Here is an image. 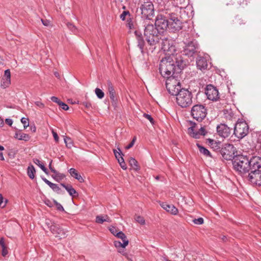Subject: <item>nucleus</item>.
<instances>
[{"label": "nucleus", "instance_id": "nucleus-1", "mask_svg": "<svg viewBox=\"0 0 261 261\" xmlns=\"http://www.w3.org/2000/svg\"><path fill=\"white\" fill-rule=\"evenodd\" d=\"M187 65V62L181 54H176V56H166L161 61L160 72L163 77L173 76L179 73Z\"/></svg>", "mask_w": 261, "mask_h": 261}, {"label": "nucleus", "instance_id": "nucleus-2", "mask_svg": "<svg viewBox=\"0 0 261 261\" xmlns=\"http://www.w3.org/2000/svg\"><path fill=\"white\" fill-rule=\"evenodd\" d=\"M232 164L234 170L241 176H244L251 169L261 168V158L249 156L242 154H238L232 160Z\"/></svg>", "mask_w": 261, "mask_h": 261}, {"label": "nucleus", "instance_id": "nucleus-3", "mask_svg": "<svg viewBox=\"0 0 261 261\" xmlns=\"http://www.w3.org/2000/svg\"><path fill=\"white\" fill-rule=\"evenodd\" d=\"M144 36L147 44L151 47L152 51L156 47V44L159 43L161 37V31L158 30L154 25L150 23H144Z\"/></svg>", "mask_w": 261, "mask_h": 261}, {"label": "nucleus", "instance_id": "nucleus-4", "mask_svg": "<svg viewBox=\"0 0 261 261\" xmlns=\"http://www.w3.org/2000/svg\"><path fill=\"white\" fill-rule=\"evenodd\" d=\"M175 96L177 105L181 108L188 107L192 103L193 95L188 89H181Z\"/></svg>", "mask_w": 261, "mask_h": 261}, {"label": "nucleus", "instance_id": "nucleus-5", "mask_svg": "<svg viewBox=\"0 0 261 261\" xmlns=\"http://www.w3.org/2000/svg\"><path fill=\"white\" fill-rule=\"evenodd\" d=\"M161 48L166 56H176L177 50L174 45V41L167 37L161 38ZM178 54H179L178 53Z\"/></svg>", "mask_w": 261, "mask_h": 261}, {"label": "nucleus", "instance_id": "nucleus-6", "mask_svg": "<svg viewBox=\"0 0 261 261\" xmlns=\"http://www.w3.org/2000/svg\"><path fill=\"white\" fill-rule=\"evenodd\" d=\"M249 125L246 121L240 120L236 123L233 134L239 139H242L249 133Z\"/></svg>", "mask_w": 261, "mask_h": 261}, {"label": "nucleus", "instance_id": "nucleus-7", "mask_svg": "<svg viewBox=\"0 0 261 261\" xmlns=\"http://www.w3.org/2000/svg\"><path fill=\"white\" fill-rule=\"evenodd\" d=\"M141 18L150 20L154 15V9L152 2L150 1L144 2L140 6Z\"/></svg>", "mask_w": 261, "mask_h": 261}, {"label": "nucleus", "instance_id": "nucleus-8", "mask_svg": "<svg viewBox=\"0 0 261 261\" xmlns=\"http://www.w3.org/2000/svg\"><path fill=\"white\" fill-rule=\"evenodd\" d=\"M191 114L194 119L201 122L207 115V110L202 105H196L192 108Z\"/></svg>", "mask_w": 261, "mask_h": 261}, {"label": "nucleus", "instance_id": "nucleus-9", "mask_svg": "<svg viewBox=\"0 0 261 261\" xmlns=\"http://www.w3.org/2000/svg\"><path fill=\"white\" fill-rule=\"evenodd\" d=\"M237 153L236 148L231 144H225L221 148V153L224 159L226 160H233V158L237 155Z\"/></svg>", "mask_w": 261, "mask_h": 261}, {"label": "nucleus", "instance_id": "nucleus-10", "mask_svg": "<svg viewBox=\"0 0 261 261\" xmlns=\"http://www.w3.org/2000/svg\"><path fill=\"white\" fill-rule=\"evenodd\" d=\"M261 168L251 169L247 178L250 183L257 186H261Z\"/></svg>", "mask_w": 261, "mask_h": 261}, {"label": "nucleus", "instance_id": "nucleus-11", "mask_svg": "<svg viewBox=\"0 0 261 261\" xmlns=\"http://www.w3.org/2000/svg\"><path fill=\"white\" fill-rule=\"evenodd\" d=\"M185 46L182 50V55L188 57H192L196 52L198 44L195 40H186Z\"/></svg>", "mask_w": 261, "mask_h": 261}, {"label": "nucleus", "instance_id": "nucleus-12", "mask_svg": "<svg viewBox=\"0 0 261 261\" xmlns=\"http://www.w3.org/2000/svg\"><path fill=\"white\" fill-rule=\"evenodd\" d=\"M49 230L55 237L62 239L67 236V231L62 228L59 225L55 223L49 226Z\"/></svg>", "mask_w": 261, "mask_h": 261}, {"label": "nucleus", "instance_id": "nucleus-13", "mask_svg": "<svg viewBox=\"0 0 261 261\" xmlns=\"http://www.w3.org/2000/svg\"><path fill=\"white\" fill-rule=\"evenodd\" d=\"M154 25L161 31V34H162L165 30L167 28L169 29V20L165 16L162 15H158Z\"/></svg>", "mask_w": 261, "mask_h": 261}, {"label": "nucleus", "instance_id": "nucleus-14", "mask_svg": "<svg viewBox=\"0 0 261 261\" xmlns=\"http://www.w3.org/2000/svg\"><path fill=\"white\" fill-rule=\"evenodd\" d=\"M205 94L207 98L213 101H216L219 98L218 89L212 85H208L205 88Z\"/></svg>", "mask_w": 261, "mask_h": 261}, {"label": "nucleus", "instance_id": "nucleus-15", "mask_svg": "<svg viewBox=\"0 0 261 261\" xmlns=\"http://www.w3.org/2000/svg\"><path fill=\"white\" fill-rule=\"evenodd\" d=\"M231 129L224 123H221L217 126L218 134L221 137L226 138L230 135Z\"/></svg>", "mask_w": 261, "mask_h": 261}, {"label": "nucleus", "instance_id": "nucleus-16", "mask_svg": "<svg viewBox=\"0 0 261 261\" xmlns=\"http://www.w3.org/2000/svg\"><path fill=\"white\" fill-rule=\"evenodd\" d=\"M161 206L168 213L176 215L178 213V209L173 204H168L166 202H160Z\"/></svg>", "mask_w": 261, "mask_h": 261}, {"label": "nucleus", "instance_id": "nucleus-17", "mask_svg": "<svg viewBox=\"0 0 261 261\" xmlns=\"http://www.w3.org/2000/svg\"><path fill=\"white\" fill-rule=\"evenodd\" d=\"M134 34L137 41V46L141 50V52L143 54L144 53L145 42L142 34L141 32L137 30L134 32Z\"/></svg>", "mask_w": 261, "mask_h": 261}, {"label": "nucleus", "instance_id": "nucleus-18", "mask_svg": "<svg viewBox=\"0 0 261 261\" xmlns=\"http://www.w3.org/2000/svg\"><path fill=\"white\" fill-rule=\"evenodd\" d=\"M107 85L108 91L109 94L110 98L113 105H116L117 102V98L116 97V92L113 84L110 81H108L107 82Z\"/></svg>", "mask_w": 261, "mask_h": 261}, {"label": "nucleus", "instance_id": "nucleus-19", "mask_svg": "<svg viewBox=\"0 0 261 261\" xmlns=\"http://www.w3.org/2000/svg\"><path fill=\"white\" fill-rule=\"evenodd\" d=\"M164 78H166V88H172L173 85L180 87V83L179 81L175 78V75L173 76H169V77H164Z\"/></svg>", "mask_w": 261, "mask_h": 261}, {"label": "nucleus", "instance_id": "nucleus-20", "mask_svg": "<svg viewBox=\"0 0 261 261\" xmlns=\"http://www.w3.org/2000/svg\"><path fill=\"white\" fill-rule=\"evenodd\" d=\"M196 65L198 69L201 70L206 69L207 67V60L202 56H198L196 60Z\"/></svg>", "mask_w": 261, "mask_h": 261}, {"label": "nucleus", "instance_id": "nucleus-21", "mask_svg": "<svg viewBox=\"0 0 261 261\" xmlns=\"http://www.w3.org/2000/svg\"><path fill=\"white\" fill-rule=\"evenodd\" d=\"M182 23L179 19L169 21V29L173 32L179 31L182 28Z\"/></svg>", "mask_w": 261, "mask_h": 261}, {"label": "nucleus", "instance_id": "nucleus-22", "mask_svg": "<svg viewBox=\"0 0 261 261\" xmlns=\"http://www.w3.org/2000/svg\"><path fill=\"white\" fill-rule=\"evenodd\" d=\"M15 137L19 140L28 141L30 139V136L27 134L21 133L20 131L15 133Z\"/></svg>", "mask_w": 261, "mask_h": 261}, {"label": "nucleus", "instance_id": "nucleus-23", "mask_svg": "<svg viewBox=\"0 0 261 261\" xmlns=\"http://www.w3.org/2000/svg\"><path fill=\"white\" fill-rule=\"evenodd\" d=\"M61 186L64 188L68 192L69 194L71 196H74L75 194H77V192L70 185H65V184L61 183Z\"/></svg>", "mask_w": 261, "mask_h": 261}, {"label": "nucleus", "instance_id": "nucleus-24", "mask_svg": "<svg viewBox=\"0 0 261 261\" xmlns=\"http://www.w3.org/2000/svg\"><path fill=\"white\" fill-rule=\"evenodd\" d=\"M68 171L71 176L78 180L80 182L84 181L83 178L78 173L74 168H70Z\"/></svg>", "mask_w": 261, "mask_h": 261}, {"label": "nucleus", "instance_id": "nucleus-25", "mask_svg": "<svg viewBox=\"0 0 261 261\" xmlns=\"http://www.w3.org/2000/svg\"><path fill=\"white\" fill-rule=\"evenodd\" d=\"M128 162L129 165L134 170L136 171L140 170V167L138 165V163L135 159L133 158H130Z\"/></svg>", "mask_w": 261, "mask_h": 261}, {"label": "nucleus", "instance_id": "nucleus-26", "mask_svg": "<svg viewBox=\"0 0 261 261\" xmlns=\"http://www.w3.org/2000/svg\"><path fill=\"white\" fill-rule=\"evenodd\" d=\"M224 117L228 120H232L235 119L233 112L231 109H226L223 111Z\"/></svg>", "mask_w": 261, "mask_h": 261}, {"label": "nucleus", "instance_id": "nucleus-27", "mask_svg": "<svg viewBox=\"0 0 261 261\" xmlns=\"http://www.w3.org/2000/svg\"><path fill=\"white\" fill-rule=\"evenodd\" d=\"M95 221L97 223L102 224L104 222H110L111 219L107 215L105 216V218L101 215H98L96 217Z\"/></svg>", "mask_w": 261, "mask_h": 261}, {"label": "nucleus", "instance_id": "nucleus-28", "mask_svg": "<svg viewBox=\"0 0 261 261\" xmlns=\"http://www.w3.org/2000/svg\"><path fill=\"white\" fill-rule=\"evenodd\" d=\"M168 92L172 95H176L181 90L180 87H177L175 86H173L172 88H166Z\"/></svg>", "mask_w": 261, "mask_h": 261}, {"label": "nucleus", "instance_id": "nucleus-29", "mask_svg": "<svg viewBox=\"0 0 261 261\" xmlns=\"http://www.w3.org/2000/svg\"><path fill=\"white\" fill-rule=\"evenodd\" d=\"M195 126H192L188 128V134L193 138L198 139L199 134H197V131L195 130Z\"/></svg>", "mask_w": 261, "mask_h": 261}, {"label": "nucleus", "instance_id": "nucleus-30", "mask_svg": "<svg viewBox=\"0 0 261 261\" xmlns=\"http://www.w3.org/2000/svg\"><path fill=\"white\" fill-rule=\"evenodd\" d=\"M36 172L34 167L31 165L28 167V175L31 179H34L35 177V173Z\"/></svg>", "mask_w": 261, "mask_h": 261}, {"label": "nucleus", "instance_id": "nucleus-31", "mask_svg": "<svg viewBox=\"0 0 261 261\" xmlns=\"http://www.w3.org/2000/svg\"><path fill=\"white\" fill-rule=\"evenodd\" d=\"M197 146L199 148V151L201 154H203L206 156H212L211 154L208 149L199 144H198Z\"/></svg>", "mask_w": 261, "mask_h": 261}, {"label": "nucleus", "instance_id": "nucleus-32", "mask_svg": "<svg viewBox=\"0 0 261 261\" xmlns=\"http://www.w3.org/2000/svg\"><path fill=\"white\" fill-rule=\"evenodd\" d=\"M126 25L130 31L135 30L136 29L135 22L133 21V17L127 18Z\"/></svg>", "mask_w": 261, "mask_h": 261}, {"label": "nucleus", "instance_id": "nucleus-33", "mask_svg": "<svg viewBox=\"0 0 261 261\" xmlns=\"http://www.w3.org/2000/svg\"><path fill=\"white\" fill-rule=\"evenodd\" d=\"M117 149L118 151H117L116 149H113V152L116 158L119 162L120 161V159H124L123 158V154L122 153L120 148L118 147Z\"/></svg>", "mask_w": 261, "mask_h": 261}, {"label": "nucleus", "instance_id": "nucleus-34", "mask_svg": "<svg viewBox=\"0 0 261 261\" xmlns=\"http://www.w3.org/2000/svg\"><path fill=\"white\" fill-rule=\"evenodd\" d=\"M128 240L124 241V242H122V243L119 241H115L114 242V245L116 248L122 247L124 248L128 244Z\"/></svg>", "mask_w": 261, "mask_h": 261}, {"label": "nucleus", "instance_id": "nucleus-35", "mask_svg": "<svg viewBox=\"0 0 261 261\" xmlns=\"http://www.w3.org/2000/svg\"><path fill=\"white\" fill-rule=\"evenodd\" d=\"M64 141L67 148H71L73 146V141L70 137L65 136L64 138Z\"/></svg>", "mask_w": 261, "mask_h": 261}, {"label": "nucleus", "instance_id": "nucleus-36", "mask_svg": "<svg viewBox=\"0 0 261 261\" xmlns=\"http://www.w3.org/2000/svg\"><path fill=\"white\" fill-rule=\"evenodd\" d=\"M128 18L132 17L131 14L128 10H124L120 15V18L122 20L124 21L126 19V17Z\"/></svg>", "mask_w": 261, "mask_h": 261}, {"label": "nucleus", "instance_id": "nucleus-37", "mask_svg": "<svg viewBox=\"0 0 261 261\" xmlns=\"http://www.w3.org/2000/svg\"><path fill=\"white\" fill-rule=\"evenodd\" d=\"M207 141L212 148L216 149L220 148V146L219 145L220 143L219 142H217V141L211 139H207Z\"/></svg>", "mask_w": 261, "mask_h": 261}, {"label": "nucleus", "instance_id": "nucleus-38", "mask_svg": "<svg viewBox=\"0 0 261 261\" xmlns=\"http://www.w3.org/2000/svg\"><path fill=\"white\" fill-rule=\"evenodd\" d=\"M48 186L55 192H57L58 193H59L61 191V189L59 188V187L58 186V185L56 184L52 183L50 182V183L48 185Z\"/></svg>", "mask_w": 261, "mask_h": 261}, {"label": "nucleus", "instance_id": "nucleus-39", "mask_svg": "<svg viewBox=\"0 0 261 261\" xmlns=\"http://www.w3.org/2000/svg\"><path fill=\"white\" fill-rule=\"evenodd\" d=\"M95 93L97 97L99 99H102L105 96L104 92L98 88H96L95 89Z\"/></svg>", "mask_w": 261, "mask_h": 261}, {"label": "nucleus", "instance_id": "nucleus-40", "mask_svg": "<svg viewBox=\"0 0 261 261\" xmlns=\"http://www.w3.org/2000/svg\"><path fill=\"white\" fill-rule=\"evenodd\" d=\"M11 83V80L3 78L2 82L1 83V87L3 88H6L8 87Z\"/></svg>", "mask_w": 261, "mask_h": 261}, {"label": "nucleus", "instance_id": "nucleus-41", "mask_svg": "<svg viewBox=\"0 0 261 261\" xmlns=\"http://www.w3.org/2000/svg\"><path fill=\"white\" fill-rule=\"evenodd\" d=\"M52 177L57 181H59L62 180L65 177V175L64 174L60 173L59 172H58V173L56 174V175H53Z\"/></svg>", "mask_w": 261, "mask_h": 261}, {"label": "nucleus", "instance_id": "nucleus-42", "mask_svg": "<svg viewBox=\"0 0 261 261\" xmlns=\"http://www.w3.org/2000/svg\"><path fill=\"white\" fill-rule=\"evenodd\" d=\"M117 238L121 239L122 242H124V241L128 240L127 239L126 235L121 231H119L118 233H116V236Z\"/></svg>", "mask_w": 261, "mask_h": 261}, {"label": "nucleus", "instance_id": "nucleus-43", "mask_svg": "<svg viewBox=\"0 0 261 261\" xmlns=\"http://www.w3.org/2000/svg\"><path fill=\"white\" fill-rule=\"evenodd\" d=\"M135 219L136 221L141 225H144L145 223V219L142 216H137Z\"/></svg>", "mask_w": 261, "mask_h": 261}, {"label": "nucleus", "instance_id": "nucleus-44", "mask_svg": "<svg viewBox=\"0 0 261 261\" xmlns=\"http://www.w3.org/2000/svg\"><path fill=\"white\" fill-rule=\"evenodd\" d=\"M67 28L72 32L75 33L77 30L76 27L70 22H68L66 24Z\"/></svg>", "mask_w": 261, "mask_h": 261}, {"label": "nucleus", "instance_id": "nucleus-45", "mask_svg": "<svg viewBox=\"0 0 261 261\" xmlns=\"http://www.w3.org/2000/svg\"><path fill=\"white\" fill-rule=\"evenodd\" d=\"M21 122L23 124V127L25 129L29 125L28 118L22 117L21 119Z\"/></svg>", "mask_w": 261, "mask_h": 261}, {"label": "nucleus", "instance_id": "nucleus-46", "mask_svg": "<svg viewBox=\"0 0 261 261\" xmlns=\"http://www.w3.org/2000/svg\"><path fill=\"white\" fill-rule=\"evenodd\" d=\"M193 222L197 225L202 224L204 222L203 219L202 218H198L197 219H194L192 220Z\"/></svg>", "mask_w": 261, "mask_h": 261}, {"label": "nucleus", "instance_id": "nucleus-47", "mask_svg": "<svg viewBox=\"0 0 261 261\" xmlns=\"http://www.w3.org/2000/svg\"><path fill=\"white\" fill-rule=\"evenodd\" d=\"M54 204L56 205V207H57V209L59 211H61V212H64L65 210H64V207H63V206L59 202H58L56 200H54Z\"/></svg>", "mask_w": 261, "mask_h": 261}, {"label": "nucleus", "instance_id": "nucleus-48", "mask_svg": "<svg viewBox=\"0 0 261 261\" xmlns=\"http://www.w3.org/2000/svg\"><path fill=\"white\" fill-rule=\"evenodd\" d=\"M197 134H199L198 138H200L201 136L205 135L206 132L204 127H201L199 130L197 131Z\"/></svg>", "mask_w": 261, "mask_h": 261}, {"label": "nucleus", "instance_id": "nucleus-49", "mask_svg": "<svg viewBox=\"0 0 261 261\" xmlns=\"http://www.w3.org/2000/svg\"><path fill=\"white\" fill-rule=\"evenodd\" d=\"M4 198L3 195L0 194V207H4L6 205L7 203L8 202V200L5 199V203L3 204Z\"/></svg>", "mask_w": 261, "mask_h": 261}, {"label": "nucleus", "instance_id": "nucleus-50", "mask_svg": "<svg viewBox=\"0 0 261 261\" xmlns=\"http://www.w3.org/2000/svg\"><path fill=\"white\" fill-rule=\"evenodd\" d=\"M169 15V21H172L176 20V19H179L175 14L171 13Z\"/></svg>", "mask_w": 261, "mask_h": 261}, {"label": "nucleus", "instance_id": "nucleus-51", "mask_svg": "<svg viewBox=\"0 0 261 261\" xmlns=\"http://www.w3.org/2000/svg\"><path fill=\"white\" fill-rule=\"evenodd\" d=\"M120 167L123 169L126 170L127 169V166L124 162V159H120V161L118 162Z\"/></svg>", "mask_w": 261, "mask_h": 261}, {"label": "nucleus", "instance_id": "nucleus-52", "mask_svg": "<svg viewBox=\"0 0 261 261\" xmlns=\"http://www.w3.org/2000/svg\"><path fill=\"white\" fill-rule=\"evenodd\" d=\"M58 105L60 106L61 107V108L64 110L67 111L69 109V107L68 106V105L65 103L62 102V101L60 102V103Z\"/></svg>", "mask_w": 261, "mask_h": 261}, {"label": "nucleus", "instance_id": "nucleus-53", "mask_svg": "<svg viewBox=\"0 0 261 261\" xmlns=\"http://www.w3.org/2000/svg\"><path fill=\"white\" fill-rule=\"evenodd\" d=\"M44 203L47 205L48 206L51 207L53 206L54 202V201H52L50 200L49 199H46L44 200Z\"/></svg>", "mask_w": 261, "mask_h": 261}, {"label": "nucleus", "instance_id": "nucleus-54", "mask_svg": "<svg viewBox=\"0 0 261 261\" xmlns=\"http://www.w3.org/2000/svg\"><path fill=\"white\" fill-rule=\"evenodd\" d=\"M4 76L5 79L11 80V73L9 69H7L5 71Z\"/></svg>", "mask_w": 261, "mask_h": 261}, {"label": "nucleus", "instance_id": "nucleus-55", "mask_svg": "<svg viewBox=\"0 0 261 261\" xmlns=\"http://www.w3.org/2000/svg\"><path fill=\"white\" fill-rule=\"evenodd\" d=\"M143 116L146 118V119H147L148 120H149V121L152 123V124H153L154 123V120H153V118L151 117V116L150 115H149V114H143Z\"/></svg>", "mask_w": 261, "mask_h": 261}, {"label": "nucleus", "instance_id": "nucleus-56", "mask_svg": "<svg viewBox=\"0 0 261 261\" xmlns=\"http://www.w3.org/2000/svg\"><path fill=\"white\" fill-rule=\"evenodd\" d=\"M33 162L36 165H38L40 168L41 166H44V164L39 159H34Z\"/></svg>", "mask_w": 261, "mask_h": 261}, {"label": "nucleus", "instance_id": "nucleus-57", "mask_svg": "<svg viewBox=\"0 0 261 261\" xmlns=\"http://www.w3.org/2000/svg\"><path fill=\"white\" fill-rule=\"evenodd\" d=\"M110 232L114 236H116V233H118V231L115 227L112 226L109 228Z\"/></svg>", "mask_w": 261, "mask_h": 261}, {"label": "nucleus", "instance_id": "nucleus-58", "mask_svg": "<svg viewBox=\"0 0 261 261\" xmlns=\"http://www.w3.org/2000/svg\"><path fill=\"white\" fill-rule=\"evenodd\" d=\"M50 99L53 102L58 103V105L60 103V102L61 101L58 97L56 96H51L50 97Z\"/></svg>", "mask_w": 261, "mask_h": 261}, {"label": "nucleus", "instance_id": "nucleus-59", "mask_svg": "<svg viewBox=\"0 0 261 261\" xmlns=\"http://www.w3.org/2000/svg\"><path fill=\"white\" fill-rule=\"evenodd\" d=\"M136 140V138L135 137L133 140L132 141V142L127 145L125 147V148L126 149H129L130 148L132 147L134 144V143H135V141Z\"/></svg>", "mask_w": 261, "mask_h": 261}, {"label": "nucleus", "instance_id": "nucleus-60", "mask_svg": "<svg viewBox=\"0 0 261 261\" xmlns=\"http://www.w3.org/2000/svg\"><path fill=\"white\" fill-rule=\"evenodd\" d=\"M41 21H42V24L44 25V26H48L50 24V21L48 20H44V19H41Z\"/></svg>", "mask_w": 261, "mask_h": 261}, {"label": "nucleus", "instance_id": "nucleus-61", "mask_svg": "<svg viewBox=\"0 0 261 261\" xmlns=\"http://www.w3.org/2000/svg\"><path fill=\"white\" fill-rule=\"evenodd\" d=\"M53 137L54 138V139L56 141V142H58L59 141V137H58V135L57 134V133L55 132H53Z\"/></svg>", "mask_w": 261, "mask_h": 261}, {"label": "nucleus", "instance_id": "nucleus-62", "mask_svg": "<svg viewBox=\"0 0 261 261\" xmlns=\"http://www.w3.org/2000/svg\"><path fill=\"white\" fill-rule=\"evenodd\" d=\"M6 123L9 125V126H11L13 123V120L11 119L10 118H7L5 120Z\"/></svg>", "mask_w": 261, "mask_h": 261}, {"label": "nucleus", "instance_id": "nucleus-63", "mask_svg": "<svg viewBox=\"0 0 261 261\" xmlns=\"http://www.w3.org/2000/svg\"><path fill=\"white\" fill-rule=\"evenodd\" d=\"M35 103L37 106L40 108H43L44 107V104L40 101H36Z\"/></svg>", "mask_w": 261, "mask_h": 261}, {"label": "nucleus", "instance_id": "nucleus-64", "mask_svg": "<svg viewBox=\"0 0 261 261\" xmlns=\"http://www.w3.org/2000/svg\"><path fill=\"white\" fill-rule=\"evenodd\" d=\"M8 254V251L6 249V247L2 248V255L5 256Z\"/></svg>", "mask_w": 261, "mask_h": 261}]
</instances>
